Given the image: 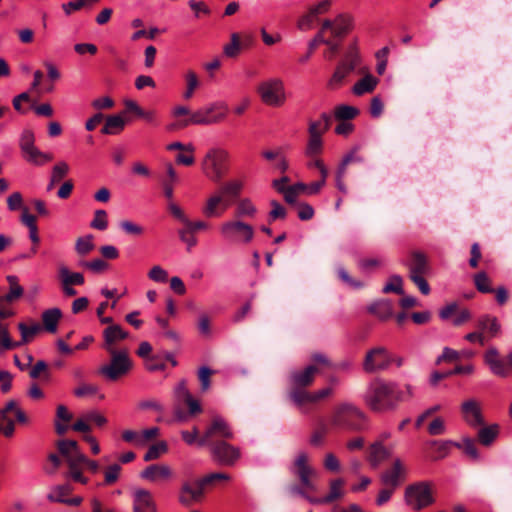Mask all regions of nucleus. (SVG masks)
<instances>
[{"instance_id":"1","label":"nucleus","mask_w":512,"mask_h":512,"mask_svg":"<svg viewBox=\"0 0 512 512\" xmlns=\"http://www.w3.org/2000/svg\"><path fill=\"white\" fill-rule=\"evenodd\" d=\"M413 395L411 385L402 388L396 382L375 379L370 382L364 394L366 405L374 412L384 413L397 409L398 405Z\"/></svg>"},{"instance_id":"2","label":"nucleus","mask_w":512,"mask_h":512,"mask_svg":"<svg viewBox=\"0 0 512 512\" xmlns=\"http://www.w3.org/2000/svg\"><path fill=\"white\" fill-rule=\"evenodd\" d=\"M367 416L352 403L337 405L331 416V424L340 429L364 431L367 429Z\"/></svg>"},{"instance_id":"3","label":"nucleus","mask_w":512,"mask_h":512,"mask_svg":"<svg viewBox=\"0 0 512 512\" xmlns=\"http://www.w3.org/2000/svg\"><path fill=\"white\" fill-rule=\"evenodd\" d=\"M229 152L223 148H211L201 163L203 174L214 182H219L229 170Z\"/></svg>"},{"instance_id":"4","label":"nucleus","mask_w":512,"mask_h":512,"mask_svg":"<svg viewBox=\"0 0 512 512\" xmlns=\"http://www.w3.org/2000/svg\"><path fill=\"white\" fill-rule=\"evenodd\" d=\"M404 502L414 511H420L431 506L435 502L432 483L417 481L406 486Z\"/></svg>"},{"instance_id":"5","label":"nucleus","mask_w":512,"mask_h":512,"mask_svg":"<svg viewBox=\"0 0 512 512\" xmlns=\"http://www.w3.org/2000/svg\"><path fill=\"white\" fill-rule=\"evenodd\" d=\"M228 112V106L223 101L210 103L190 114V117L183 121V126L188 125H212L223 121Z\"/></svg>"},{"instance_id":"6","label":"nucleus","mask_w":512,"mask_h":512,"mask_svg":"<svg viewBox=\"0 0 512 512\" xmlns=\"http://www.w3.org/2000/svg\"><path fill=\"white\" fill-rule=\"evenodd\" d=\"M110 362L98 369V374L107 381H116L125 376L132 367V362L127 350L110 351Z\"/></svg>"},{"instance_id":"7","label":"nucleus","mask_w":512,"mask_h":512,"mask_svg":"<svg viewBox=\"0 0 512 512\" xmlns=\"http://www.w3.org/2000/svg\"><path fill=\"white\" fill-rule=\"evenodd\" d=\"M361 57L356 43L351 44L343 59L337 65L334 73L332 74L328 87L331 89H336L340 87L346 77L354 71V69L360 64Z\"/></svg>"},{"instance_id":"8","label":"nucleus","mask_w":512,"mask_h":512,"mask_svg":"<svg viewBox=\"0 0 512 512\" xmlns=\"http://www.w3.org/2000/svg\"><path fill=\"white\" fill-rule=\"evenodd\" d=\"M211 459L218 465L232 467L241 458L240 448L226 442L219 440L213 443H208Z\"/></svg>"},{"instance_id":"9","label":"nucleus","mask_w":512,"mask_h":512,"mask_svg":"<svg viewBox=\"0 0 512 512\" xmlns=\"http://www.w3.org/2000/svg\"><path fill=\"white\" fill-rule=\"evenodd\" d=\"M220 233L230 243H249L254 237L253 227L240 220L225 221L220 226Z\"/></svg>"},{"instance_id":"10","label":"nucleus","mask_w":512,"mask_h":512,"mask_svg":"<svg viewBox=\"0 0 512 512\" xmlns=\"http://www.w3.org/2000/svg\"><path fill=\"white\" fill-rule=\"evenodd\" d=\"M261 100L269 106L279 107L286 101L285 86L281 79L271 78L258 87Z\"/></svg>"},{"instance_id":"11","label":"nucleus","mask_w":512,"mask_h":512,"mask_svg":"<svg viewBox=\"0 0 512 512\" xmlns=\"http://www.w3.org/2000/svg\"><path fill=\"white\" fill-rule=\"evenodd\" d=\"M394 356L383 346L374 347L366 352L363 360V370L367 373H376L390 367Z\"/></svg>"},{"instance_id":"12","label":"nucleus","mask_w":512,"mask_h":512,"mask_svg":"<svg viewBox=\"0 0 512 512\" xmlns=\"http://www.w3.org/2000/svg\"><path fill=\"white\" fill-rule=\"evenodd\" d=\"M407 478V468L401 461L396 458L393 461L391 468L385 470L381 476L380 481L386 487L396 489L399 487Z\"/></svg>"},{"instance_id":"13","label":"nucleus","mask_w":512,"mask_h":512,"mask_svg":"<svg viewBox=\"0 0 512 512\" xmlns=\"http://www.w3.org/2000/svg\"><path fill=\"white\" fill-rule=\"evenodd\" d=\"M132 512H158L152 493L144 488L132 491Z\"/></svg>"},{"instance_id":"14","label":"nucleus","mask_w":512,"mask_h":512,"mask_svg":"<svg viewBox=\"0 0 512 512\" xmlns=\"http://www.w3.org/2000/svg\"><path fill=\"white\" fill-rule=\"evenodd\" d=\"M462 418L467 425L476 428L484 425L481 406L475 399H468L461 404Z\"/></svg>"},{"instance_id":"15","label":"nucleus","mask_w":512,"mask_h":512,"mask_svg":"<svg viewBox=\"0 0 512 512\" xmlns=\"http://www.w3.org/2000/svg\"><path fill=\"white\" fill-rule=\"evenodd\" d=\"M204 489L205 486L202 484L201 479H198L193 484L184 482L181 486L178 500L182 505L190 506L194 502L201 501Z\"/></svg>"},{"instance_id":"16","label":"nucleus","mask_w":512,"mask_h":512,"mask_svg":"<svg viewBox=\"0 0 512 512\" xmlns=\"http://www.w3.org/2000/svg\"><path fill=\"white\" fill-rule=\"evenodd\" d=\"M230 205L231 201L225 198L218 190L206 200L202 213L208 218L220 217Z\"/></svg>"},{"instance_id":"17","label":"nucleus","mask_w":512,"mask_h":512,"mask_svg":"<svg viewBox=\"0 0 512 512\" xmlns=\"http://www.w3.org/2000/svg\"><path fill=\"white\" fill-rule=\"evenodd\" d=\"M214 435H219L223 438H233V432L227 422L220 416H215L212 420L211 426L206 430L203 437L198 441L199 446H205L209 443Z\"/></svg>"},{"instance_id":"18","label":"nucleus","mask_w":512,"mask_h":512,"mask_svg":"<svg viewBox=\"0 0 512 512\" xmlns=\"http://www.w3.org/2000/svg\"><path fill=\"white\" fill-rule=\"evenodd\" d=\"M451 446L461 447V443L452 440H430L425 444L428 457L434 461L445 458Z\"/></svg>"},{"instance_id":"19","label":"nucleus","mask_w":512,"mask_h":512,"mask_svg":"<svg viewBox=\"0 0 512 512\" xmlns=\"http://www.w3.org/2000/svg\"><path fill=\"white\" fill-rule=\"evenodd\" d=\"M344 483L345 482L342 478L331 480L329 484V493L321 498H309V503L314 505L330 504L340 499L344 495Z\"/></svg>"},{"instance_id":"20","label":"nucleus","mask_w":512,"mask_h":512,"mask_svg":"<svg viewBox=\"0 0 512 512\" xmlns=\"http://www.w3.org/2000/svg\"><path fill=\"white\" fill-rule=\"evenodd\" d=\"M484 361L494 375L501 377H506L508 375V368L506 367L505 362L499 358L497 348L490 347L484 354Z\"/></svg>"},{"instance_id":"21","label":"nucleus","mask_w":512,"mask_h":512,"mask_svg":"<svg viewBox=\"0 0 512 512\" xmlns=\"http://www.w3.org/2000/svg\"><path fill=\"white\" fill-rule=\"evenodd\" d=\"M317 371L318 369L314 365H309L302 371H293L289 378L292 388H305L309 386L313 382Z\"/></svg>"},{"instance_id":"22","label":"nucleus","mask_w":512,"mask_h":512,"mask_svg":"<svg viewBox=\"0 0 512 512\" xmlns=\"http://www.w3.org/2000/svg\"><path fill=\"white\" fill-rule=\"evenodd\" d=\"M390 450L387 449L382 441H375L369 447L368 462L372 468H378L384 461L390 457Z\"/></svg>"},{"instance_id":"23","label":"nucleus","mask_w":512,"mask_h":512,"mask_svg":"<svg viewBox=\"0 0 512 512\" xmlns=\"http://www.w3.org/2000/svg\"><path fill=\"white\" fill-rule=\"evenodd\" d=\"M128 337V333L124 331L121 326L117 324L109 325L104 331H103V338H104V349L108 352L110 351H116L113 348V345L119 341L123 340Z\"/></svg>"},{"instance_id":"24","label":"nucleus","mask_w":512,"mask_h":512,"mask_svg":"<svg viewBox=\"0 0 512 512\" xmlns=\"http://www.w3.org/2000/svg\"><path fill=\"white\" fill-rule=\"evenodd\" d=\"M405 265L409 269V275L427 274L430 270L427 257L419 251L412 252L410 260Z\"/></svg>"},{"instance_id":"25","label":"nucleus","mask_w":512,"mask_h":512,"mask_svg":"<svg viewBox=\"0 0 512 512\" xmlns=\"http://www.w3.org/2000/svg\"><path fill=\"white\" fill-rule=\"evenodd\" d=\"M288 397L303 414H307L309 412L306 404L314 403L312 393L305 390V388H291L288 393Z\"/></svg>"},{"instance_id":"26","label":"nucleus","mask_w":512,"mask_h":512,"mask_svg":"<svg viewBox=\"0 0 512 512\" xmlns=\"http://www.w3.org/2000/svg\"><path fill=\"white\" fill-rule=\"evenodd\" d=\"M13 312L10 310H0V320L11 317ZM21 346V343H15L11 340L8 327L0 321V353L5 350H11Z\"/></svg>"},{"instance_id":"27","label":"nucleus","mask_w":512,"mask_h":512,"mask_svg":"<svg viewBox=\"0 0 512 512\" xmlns=\"http://www.w3.org/2000/svg\"><path fill=\"white\" fill-rule=\"evenodd\" d=\"M354 19L350 14L340 13L334 19V28L332 35L337 38H342L353 29Z\"/></svg>"},{"instance_id":"28","label":"nucleus","mask_w":512,"mask_h":512,"mask_svg":"<svg viewBox=\"0 0 512 512\" xmlns=\"http://www.w3.org/2000/svg\"><path fill=\"white\" fill-rule=\"evenodd\" d=\"M6 280L9 283V291L8 293L0 296V305L5 302L11 303L19 299L24 293V289L19 284V279L16 275H8L6 276Z\"/></svg>"},{"instance_id":"29","label":"nucleus","mask_w":512,"mask_h":512,"mask_svg":"<svg viewBox=\"0 0 512 512\" xmlns=\"http://www.w3.org/2000/svg\"><path fill=\"white\" fill-rule=\"evenodd\" d=\"M172 471L168 465H149L140 474L143 479L155 482L160 478L167 479L171 476Z\"/></svg>"},{"instance_id":"30","label":"nucleus","mask_w":512,"mask_h":512,"mask_svg":"<svg viewBox=\"0 0 512 512\" xmlns=\"http://www.w3.org/2000/svg\"><path fill=\"white\" fill-rule=\"evenodd\" d=\"M24 160L35 166H43L53 159L52 154L45 153L36 146L22 152Z\"/></svg>"},{"instance_id":"31","label":"nucleus","mask_w":512,"mask_h":512,"mask_svg":"<svg viewBox=\"0 0 512 512\" xmlns=\"http://www.w3.org/2000/svg\"><path fill=\"white\" fill-rule=\"evenodd\" d=\"M58 278L60 285H83L85 282L84 276L80 272H72L65 265L58 267Z\"/></svg>"},{"instance_id":"32","label":"nucleus","mask_w":512,"mask_h":512,"mask_svg":"<svg viewBox=\"0 0 512 512\" xmlns=\"http://www.w3.org/2000/svg\"><path fill=\"white\" fill-rule=\"evenodd\" d=\"M291 471L298 478L305 475H316L314 468L308 464V455L305 452L298 453Z\"/></svg>"},{"instance_id":"33","label":"nucleus","mask_w":512,"mask_h":512,"mask_svg":"<svg viewBox=\"0 0 512 512\" xmlns=\"http://www.w3.org/2000/svg\"><path fill=\"white\" fill-rule=\"evenodd\" d=\"M62 317V312L59 308H50L42 313V321L44 328L50 332L55 333L57 331L58 322Z\"/></svg>"},{"instance_id":"34","label":"nucleus","mask_w":512,"mask_h":512,"mask_svg":"<svg viewBox=\"0 0 512 512\" xmlns=\"http://www.w3.org/2000/svg\"><path fill=\"white\" fill-rule=\"evenodd\" d=\"M377 84L378 79L371 74H367L354 84L352 91L355 95L361 96L374 91Z\"/></svg>"},{"instance_id":"35","label":"nucleus","mask_w":512,"mask_h":512,"mask_svg":"<svg viewBox=\"0 0 512 512\" xmlns=\"http://www.w3.org/2000/svg\"><path fill=\"white\" fill-rule=\"evenodd\" d=\"M477 327L482 331H488L491 337H495L501 329L497 318L491 315H482L477 320Z\"/></svg>"},{"instance_id":"36","label":"nucleus","mask_w":512,"mask_h":512,"mask_svg":"<svg viewBox=\"0 0 512 512\" xmlns=\"http://www.w3.org/2000/svg\"><path fill=\"white\" fill-rule=\"evenodd\" d=\"M70 168L67 162L59 161L51 171L50 181L47 185V191H51L55 184L59 183L69 172Z\"/></svg>"},{"instance_id":"37","label":"nucleus","mask_w":512,"mask_h":512,"mask_svg":"<svg viewBox=\"0 0 512 512\" xmlns=\"http://www.w3.org/2000/svg\"><path fill=\"white\" fill-rule=\"evenodd\" d=\"M498 433H499V427L497 424H492L489 426L482 425L477 433V436H478L479 442L482 445L490 446L496 439Z\"/></svg>"},{"instance_id":"38","label":"nucleus","mask_w":512,"mask_h":512,"mask_svg":"<svg viewBox=\"0 0 512 512\" xmlns=\"http://www.w3.org/2000/svg\"><path fill=\"white\" fill-rule=\"evenodd\" d=\"M125 121L120 115H111L106 118L102 133L107 135H115L124 129Z\"/></svg>"},{"instance_id":"39","label":"nucleus","mask_w":512,"mask_h":512,"mask_svg":"<svg viewBox=\"0 0 512 512\" xmlns=\"http://www.w3.org/2000/svg\"><path fill=\"white\" fill-rule=\"evenodd\" d=\"M331 116L328 113H322L320 118L309 123V134H317L320 137L329 129Z\"/></svg>"},{"instance_id":"40","label":"nucleus","mask_w":512,"mask_h":512,"mask_svg":"<svg viewBox=\"0 0 512 512\" xmlns=\"http://www.w3.org/2000/svg\"><path fill=\"white\" fill-rule=\"evenodd\" d=\"M368 309L372 314L382 320H386L392 315V305L388 300L376 301L372 303Z\"/></svg>"},{"instance_id":"41","label":"nucleus","mask_w":512,"mask_h":512,"mask_svg":"<svg viewBox=\"0 0 512 512\" xmlns=\"http://www.w3.org/2000/svg\"><path fill=\"white\" fill-rule=\"evenodd\" d=\"M72 492V487L69 484L55 485L51 488L50 493L47 494V499L50 502L64 503L66 496Z\"/></svg>"},{"instance_id":"42","label":"nucleus","mask_w":512,"mask_h":512,"mask_svg":"<svg viewBox=\"0 0 512 512\" xmlns=\"http://www.w3.org/2000/svg\"><path fill=\"white\" fill-rule=\"evenodd\" d=\"M359 146L352 147L342 158L337 169L341 171H347V167L351 163H363L364 157L359 155Z\"/></svg>"},{"instance_id":"43","label":"nucleus","mask_w":512,"mask_h":512,"mask_svg":"<svg viewBox=\"0 0 512 512\" xmlns=\"http://www.w3.org/2000/svg\"><path fill=\"white\" fill-rule=\"evenodd\" d=\"M242 187L243 185L241 181L232 180L221 186L219 191L225 198L229 199L232 203L233 200L239 196Z\"/></svg>"},{"instance_id":"44","label":"nucleus","mask_w":512,"mask_h":512,"mask_svg":"<svg viewBox=\"0 0 512 512\" xmlns=\"http://www.w3.org/2000/svg\"><path fill=\"white\" fill-rule=\"evenodd\" d=\"M18 329L21 333V341L18 343H21V345L29 342L41 329L40 325L38 323H34L30 326L19 323Z\"/></svg>"},{"instance_id":"45","label":"nucleus","mask_w":512,"mask_h":512,"mask_svg":"<svg viewBox=\"0 0 512 512\" xmlns=\"http://www.w3.org/2000/svg\"><path fill=\"white\" fill-rule=\"evenodd\" d=\"M257 209L252 201L248 198L241 199L236 207V216L238 217H254Z\"/></svg>"},{"instance_id":"46","label":"nucleus","mask_w":512,"mask_h":512,"mask_svg":"<svg viewBox=\"0 0 512 512\" xmlns=\"http://www.w3.org/2000/svg\"><path fill=\"white\" fill-rule=\"evenodd\" d=\"M192 397L191 393L186 387L184 380L180 381L174 389L175 406H182Z\"/></svg>"},{"instance_id":"47","label":"nucleus","mask_w":512,"mask_h":512,"mask_svg":"<svg viewBox=\"0 0 512 512\" xmlns=\"http://www.w3.org/2000/svg\"><path fill=\"white\" fill-rule=\"evenodd\" d=\"M382 291L384 293H396L399 295L404 294L403 290V280L400 275H392L386 285L383 287Z\"/></svg>"},{"instance_id":"48","label":"nucleus","mask_w":512,"mask_h":512,"mask_svg":"<svg viewBox=\"0 0 512 512\" xmlns=\"http://www.w3.org/2000/svg\"><path fill=\"white\" fill-rule=\"evenodd\" d=\"M93 248H94V244H93V236L92 235H86L84 237H79L76 240L75 250L81 256H85V255L89 254L93 250Z\"/></svg>"},{"instance_id":"49","label":"nucleus","mask_w":512,"mask_h":512,"mask_svg":"<svg viewBox=\"0 0 512 512\" xmlns=\"http://www.w3.org/2000/svg\"><path fill=\"white\" fill-rule=\"evenodd\" d=\"M357 108L349 105H339L335 108L334 116L338 120H350L358 115Z\"/></svg>"},{"instance_id":"50","label":"nucleus","mask_w":512,"mask_h":512,"mask_svg":"<svg viewBox=\"0 0 512 512\" xmlns=\"http://www.w3.org/2000/svg\"><path fill=\"white\" fill-rule=\"evenodd\" d=\"M185 79H186V90L183 94V97H184V99L188 100L193 96L196 88L198 87L199 80H198L196 73L192 70H189L186 73Z\"/></svg>"},{"instance_id":"51","label":"nucleus","mask_w":512,"mask_h":512,"mask_svg":"<svg viewBox=\"0 0 512 512\" xmlns=\"http://www.w3.org/2000/svg\"><path fill=\"white\" fill-rule=\"evenodd\" d=\"M319 44H330V40L328 39H325L323 34H322V31H319L315 36L314 38L308 43V52L307 54H305L304 56H302L299 61L301 63H305L306 61H308L311 57V55L313 54L314 52V49L319 45Z\"/></svg>"},{"instance_id":"52","label":"nucleus","mask_w":512,"mask_h":512,"mask_svg":"<svg viewBox=\"0 0 512 512\" xmlns=\"http://www.w3.org/2000/svg\"><path fill=\"white\" fill-rule=\"evenodd\" d=\"M323 141L322 138L315 134H309V140L306 147V155L309 157L315 156L322 151Z\"/></svg>"},{"instance_id":"53","label":"nucleus","mask_w":512,"mask_h":512,"mask_svg":"<svg viewBox=\"0 0 512 512\" xmlns=\"http://www.w3.org/2000/svg\"><path fill=\"white\" fill-rule=\"evenodd\" d=\"M168 450L167 443L160 441L156 444L151 445L144 455V461H151L157 459L161 454Z\"/></svg>"},{"instance_id":"54","label":"nucleus","mask_w":512,"mask_h":512,"mask_svg":"<svg viewBox=\"0 0 512 512\" xmlns=\"http://www.w3.org/2000/svg\"><path fill=\"white\" fill-rule=\"evenodd\" d=\"M328 433V427L324 422H321L318 427L313 431L310 437V444L312 446H321L324 443L325 437Z\"/></svg>"},{"instance_id":"55","label":"nucleus","mask_w":512,"mask_h":512,"mask_svg":"<svg viewBox=\"0 0 512 512\" xmlns=\"http://www.w3.org/2000/svg\"><path fill=\"white\" fill-rule=\"evenodd\" d=\"M241 46H240V40L237 33L231 34V41L230 43L226 44L223 47V53L225 56L229 58L236 57L240 52Z\"/></svg>"},{"instance_id":"56","label":"nucleus","mask_w":512,"mask_h":512,"mask_svg":"<svg viewBox=\"0 0 512 512\" xmlns=\"http://www.w3.org/2000/svg\"><path fill=\"white\" fill-rule=\"evenodd\" d=\"M29 376L32 379H38L42 376L43 379L48 380L50 378V375L48 373L47 363L44 360L37 361L35 365L31 368Z\"/></svg>"},{"instance_id":"57","label":"nucleus","mask_w":512,"mask_h":512,"mask_svg":"<svg viewBox=\"0 0 512 512\" xmlns=\"http://www.w3.org/2000/svg\"><path fill=\"white\" fill-rule=\"evenodd\" d=\"M460 443L461 447H457L458 449H462L463 452L473 460L479 459V453L473 439L465 437Z\"/></svg>"},{"instance_id":"58","label":"nucleus","mask_w":512,"mask_h":512,"mask_svg":"<svg viewBox=\"0 0 512 512\" xmlns=\"http://www.w3.org/2000/svg\"><path fill=\"white\" fill-rule=\"evenodd\" d=\"M35 146V135L31 129H24L19 138L21 152Z\"/></svg>"},{"instance_id":"59","label":"nucleus","mask_w":512,"mask_h":512,"mask_svg":"<svg viewBox=\"0 0 512 512\" xmlns=\"http://www.w3.org/2000/svg\"><path fill=\"white\" fill-rule=\"evenodd\" d=\"M90 226L94 229L104 231L108 227L107 213L105 210L95 211L94 218L90 223Z\"/></svg>"},{"instance_id":"60","label":"nucleus","mask_w":512,"mask_h":512,"mask_svg":"<svg viewBox=\"0 0 512 512\" xmlns=\"http://www.w3.org/2000/svg\"><path fill=\"white\" fill-rule=\"evenodd\" d=\"M79 265L91 270L94 273L103 272L108 268V264L100 258L91 261H81Z\"/></svg>"},{"instance_id":"61","label":"nucleus","mask_w":512,"mask_h":512,"mask_svg":"<svg viewBox=\"0 0 512 512\" xmlns=\"http://www.w3.org/2000/svg\"><path fill=\"white\" fill-rule=\"evenodd\" d=\"M474 282L476 288L482 293H491L493 289L490 286L489 278L485 272H480L475 275Z\"/></svg>"},{"instance_id":"62","label":"nucleus","mask_w":512,"mask_h":512,"mask_svg":"<svg viewBox=\"0 0 512 512\" xmlns=\"http://www.w3.org/2000/svg\"><path fill=\"white\" fill-rule=\"evenodd\" d=\"M119 227L128 235L139 236L143 234L144 229L139 224L130 220H123L119 223Z\"/></svg>"},{"instance_id":"63","label":"nucleus","mask_w":512,"mask_h":512,"mask_svg":"<svg viewBox=\"0 0 512 512\" xmlns=\"http://www.w3.org/2000/svg\"><path fill=\"white\" fill-rule=\"evenodd\" d=\"M148 277L154 282L165 283L168 280V273L161 266L155 265L148 272Z\"/></svg>"},{"instance_id":"64","label":"nucleus","mask_w":512,"mask_h":512,"mask_svg":"<svg viewBox=\"0 0 512 512\" xmlns=\"http://www.w3.org/2000/svg\"><path fill=\"white\" fill-rule=\"evenodd\" d=\"M78 448L79 446L74 440H61L58 442V450L60 454L65 457V459Z\"/></svg>"}]
</instances>
